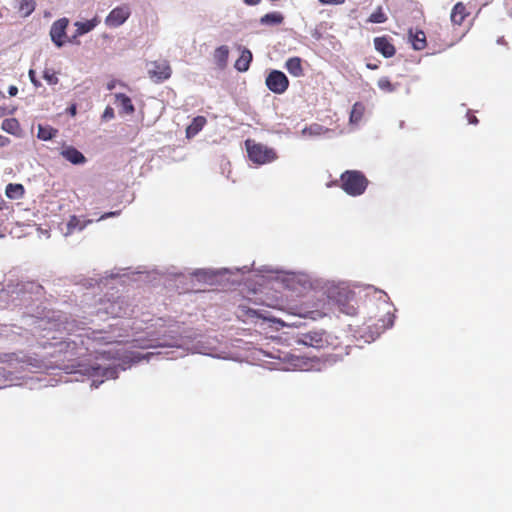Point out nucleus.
Masks as SVG:
<instances>
[{
	"mask_svg": "<svg viewBox=\"0 0 512 512\" xmlns=\"http://www.w3.org/2000/svg\"><path fill=\"white\" fill-rule=\"evenodd\" d=\"M87 323L78 321L75 318H69L66 315H59L53 326L58 331H66L69 335L65 340L55 344V350L51 354L53 357L63 355V360H71L73 357H80L93 349L94 342L106 340L102 330L87 328Z\"/></svg>",
	"mask_w": 512,
	"mask_h": 512,
	"instance_id": "f257e3e1",
	"label": "nucleus"
},
{
	"mask_svg": "<svg viewBox=\"0 0 512 512\" xmlns=\"http://www.w3.org/2000/svg\"><path fill=\"white\" fill-rule=\"evenodd\" d=\"M101 362L98 360L81 370L82 373L91 378V387L98 388L105 380L118 377L120 370H126L131 361L150 360L155 355L153 352L146 354L132 355L128 357L120 351H114L112 348L100 352Z\"/></svg>",
	"mask_w": 512,
	"mask_h": 512,
	"instance_id": "f03ea898",
	"label": "nucleus"
},
{
	"mask_svg": "<svg viewBox=\"0 0 512 512\" xmlns=\"http://www.w3.org/2000/svg\"><path fill=\"white\" fill-rule=\"evenodd\" d=\"M276 279L297 297L305 296L309 291H321L325 278L304 271H276Z\"/></svg>",
	"mask_w": 512,
	"mask_h": 512,
	"instance_id": "7ed1b4c3",
	"label": "nucleus"
},
{
	"mask_svg": "<svg viewBox=\"0 0 512 512\" xmlns=\"http://www.w3.org/2000/svg\"><path fill=\"white\" fill-rule=\"evenodd\" d=\"M323 286L321 291H324L331 299L333 309L337 307L341 313L349 316L356 314L355 292L348 285L325 279Z\"/></svg>",
	"mask_w": 512,
	"mask_h": 512,
	"instance_id": "20e7f679",
	"label": "nucleus"
},
{
	"mask_svg": "<svg viewBox=\"0 0 512 512\" xmlns=\"http://www.w3.org/2000/svg\"><path fill=\"white\" fill-rule=\"evenodd\" d=\"M315 295L301 308L299 316L308 317L312 320L321 319L333 312L332 301L324 291H314Z\"/></svg>",
	"mask_w": 512,
	"mask_h": 512,
	"instance_id": "39448f33",
	"label": "nucleus"
},
{
	"mask_svg": "<svg viewBox=\"0 0 512 512\" xmlns=\"http://www.w3.org/2000/svg\"><path fill=\"white\" fill-rule=\"evenodd\" d=\"M1 362H7L11 368L17 369L18 364L21 369H29L34 372L44 371L52 368L50 362L45 361L37 356L7 354L1 359Z\"/></svg>",
	"mask_w": 512,
	"mask_h": 512,
	"instance_id": "423d86ee",
	"label": "nucleus"
},
{
	"mask_svg": "<svg viewBox=\"0 0 512 512\" xmlns=\"http://www.w3.org/2000/svg\"><path fill=\"white\" fill-rule=\"evenodd\" d=\"M375 293L378 295V309L383 314L379 316L378 322L374 325V330L371 331L373 334H375L373 339L378 337L386 329L392 327L395 318L392 311V304L389 303L387 294L383 291H376Z\"/></svg>",
	"mask_w": 512,
	"mask_h": 512,
	"instance_id": "0eeeda50",
	"label": "nucleus"
},
{
	"mask_svg": "<svg viewBox=\"0 0 512 512\" xmlns=\"http://www.w3.org/2000/svg\"><path fill=\"white\" fill-rule=\"evenodd\" d=\"M341 187L351 196L362 195L368 185L365 175L357 170H348L341 175Z\"/></svg>",
	"mask_w": 512,
	"mask_h": 512,
	"instance_id": "6e6552de",
	"label": "nucleus"
},
{
	"mask_svg": "<svg viewBox=\"0 0 512 512\" xmlns=\"http://www.w3.org/2000/svg\"><path fill=\"white\" fill-rule=\"evenodd\" d=\"M132 309L128 305L124 297H117L116 299L102 300L100 307L96 311V316L104 319V316H111L113 318L124 317L129 315Z\"/></svg>",
	"mask_w": 512,
	"mask_h": 512,
	"instance_id": "1a4fd4ad",
	"label": "nucleus"
},
{
	"mask_svg": "<svg viewBox=\"0 0 512 512\" xmlns=\"http://www.w3.org/2000/svg\"><path fill=\"white\" fill-rule=\"evenodd\" d=\"M246 148L249 159L256 164H266L274 161L277 156L272 148L260 143H254L250 140L246 141Z\"/></svg>",
	"mask_w": 512,
	"mask_h": 512,
	"instance_id": "9d476101",
	"label": "nucleus"
},
{
	"mask_svg": "<svg viewBox=\"0 0 512 512\" xmlns=\"http://www.w3.org/2000/svg\"><path fill=\"white\" fill-rule=\"evenodd\" d=\"M265 84L273 93L283 94L289 86V80L282 71L272 70L266 77Z\"/></svg>",
	"mask_w": 512,
	"mask_h": 512,
	"instance_id": "9b49d317",
	"label": "nucleus"
},
{
	"mask_svg": "<svg viewBox=\"0 0 512 512\" xmlns=\"http://www.w3.org/2000/svg\"><path fill=\"white\" fill-rule=\"evenodd\" d=\"M297 343L313 348H321L327 343V340L323 331H309L299 335Z\"/></svg>",
	"mask_w": 512,
	"mask_h": 512,
	"instance_id": "f8f14e48",
	"label": "nucleus"
},
{
	"mask_svg": "<svg viewBox=\"0 0 512 512\" xmlns=\"http://www.w3.org/2000/svg\"><path fill=\"white\" fill-rule=\"evenodd\" d=\"M130 13L127 5L116 7L108 14L105 23L109 27H119L129 18Z\"/></svg>",
	"mask_w": 512,
	"mask_h": 512,
	"instance_id": "ddd939ff",
	"label": "nucleus"
},
{
	"mask_svg": "<svg viewBox=\"0 0 512 512\" xmlns=\"http://www.w3.org/2000/svg\"><path fill=\"white\" fill-rule=\"evenodd\" d=\"M68 24L69 20L67 18H61L55 21L50 28L51 40L58 48H61L64 45L63 38L66 35V28Z\"/></svg>",
	"mask_w": 512,
	"mask_h": 512,
	"instance_id": "4468645a",
	"label": "nucleus"
},
{
	"mask_svg": "<svg viewBox=\"0 0 512 512\" xmlns=\"http://www.w3.org/2000/svg\"><path fill=\"white\" fill-rule=\"evenodd\" d=\"M148 73L156 82H161L171 76V68L167 61H155L150 64Z\"/></svg>",
	"mask_w": 512,
	"mask_h": 512,
	"instance_id": "2eb2a0df",
	"label": "nucleus"
},
{
	"mask_svg": "<svg viewBox=\"0 0 512 512\" xmlns=\"http://www.w3.org/2000/svg\"><path fill=\"white\" fill-rule=\"evenodd\" d=\"M172 331H167L160 334L157 338L152 339L144 347L146 348H157V347H173L178 346V339L175 335H172Z\"/></svg>",
	"mask_w": 512,
	"mask_h": 512,
	"instance_id": "dca6fc26",
	"label": "nucleus"
},
{
	"mask_svg": "<svg viewBox=\"0 0 512 512\" xmlns=\"http://www.w3.org/2000/svg\"><path fill=\"white\" fill-rule=\"evenodd\" d=\"M60 155L73 165H82L86 162L85 156L75 147L67 145L63 146Z\"/></svg>",
	"mask_w": 512,
	"mask_h": 512,
	"instance_id": "f3484780",
	"label": "nucleus"
},
{
	"mask_svg": "<svg viewBox=\"0 0 512 512\" xmlns=\"http://www.w3.org/2000/svg\"><path fill=\"white\" fill-rule=\"evenodd\" d=\"M92 223V220L81 219L75 215L69 217L66 223V231L64 235L67 237L75 232L83 231L88 224Z\"/></svg>",
	"mask_w": 512,
	"mask_h": 512,
	"instance_id": "a211bd4d",
	"label": "nucleus"
},
{
	"mask_svg": "<svg viewBox=\"0 0 512 512\" xmlns=\"http://www.w3.org/2000/svg\"><path fill=\"white\" fill-rule=\"evenodd\" d=\"M374 46L385 58H390L395 54L394 46L385 37L375 38Z\"/></svg>",
	"mask_w": 512,
	"mask_h": 512,
	"instance_id": "6ab92c4d",
	"label": "nucleus"
},
{
	"mask_svg": "<svg viewBox=\"0 0 512 512\" xmlns=\"http://www.w3.org/2000/svg\"><path fill=\"white\" fill-rule=\"evenodd\" d=\"M98 24V19L93 18L91 20H87L85 22L77 21L75 22L76 26V33L75 35L69 40V42H74V40L78 36H82L90 31H92Z\"/></svg>",
	"mask_w": 512,
	"mask_h": 512,
	"instance_id": "aec40b11",
	"label": "nucleus"
},
{
	"mask_svg": "<svg viewBox=\"0 0 512 512\" xmlns=\"http://www.w3.org/2000/svg\"><path fill=\"white\" fill-rule=\"evenodd\" d=\"M285 68L294 77H301L303 75L302 60L299 57L287 59Z\"/></svg>",
	"mask_w": 512,
	"mask_h": 512,
	"instance_id": "412c9836",
	"label": "nucleus"
},
{
	"mask_svg": "<svg viewBox=\"0 0 512 512\" xmlns=\"http://www.w3.org/2000/svg\"><path fill=\"white\" fill-rule=\"evenodd\" d=\"M252 61V53L250 50L244 48L240 57L237 59L235 63V68L239 72H245L249 69L250 63Z\"/></svg>",
	"mask_w": 512,
	"mask_h": 512,
	"instance_id": "4be33fe9",
	"label": "nucleus"
},
{
	"mask_svg": "<svg viewBox=\"0 0 512 512\" xmlns=\"http://www.w3.org/2000/svg\"><path fill=\"white\" fill-rule=\"evenodd\" d=\"M115 99L121 113L132 114L134 112L132 101L127 95L119 93L115 95Z\"/></svg>",
	"mask_w": 512,
	"mask_h": 512,
	"instance_id": "5701e85b",
	"label": "nucleus"
},
{
	"mask_svg": "<svg viewBox=\"0 0 512 512\" xmlns=\"http://www.w3.org/2000/svg\"><path fill=\"white\" fill-rule=\"evenodd\" d=\"M58 133V130L49 126L38 124L37 126V137L42 141H48L53 139Z\"/></svg>",
	"mask_w": 512,
	"mask_h": 512,
	"instance_id": "b1692460",
	"label": "nucleus"
},
{
	"mask_svg": "<svg viewBox=\"0 0 512 512\" xmlns=\"http://www.w3.org/2000/svg\"><path fill=\"white\" fill-rule=\"evenodd\" d=\"M409 40L415 50H422L426 46V36L423 31L409 32Z\"/></svg>",
	"mask_w": 512,
	"mask_h": 512,
	"instance_id": "393cba45",
	"label": "nucleus"
},
{
	"mask_svg": "<svg viewBox=\"0 0 512 512\" xmlns=\"http://www.w3.org/2000/svg\"><path fill=\"white\" fill-rule=\"evenodd\" d=\"M206 123V119L202 116L195 117L192 123L186 129V135L188 138H192L202 130Z\"/></svg>",
	"mask_w": 512,
	"mask_h": 512,
	"instance_id": "a878e982",
	"label": "nucleus"
},
{
	"mask_svg": "<svg viewBox=\"0 0 512 512\" xmlns=\"http://www.w3.org/2000/svg\"><path fill=\"white\" fill-rule=\"evenodd\" d=\"M228 56H229V48L226 45L219 46L214 51V60L220 68H223L226 66Z\"/></svg>",
	"mask_w": 512,
	"mask_h": 512,
	"instance_id": "bb28decb",
	"label": "nucleus"
},
{
	"mask_svg": "<svg viewBox=\"0 0 512 512\" xmlns=\"http://www.w3.org/2000/svg\"><path fill=\"white\" fill-rule=\"evenodd\" d=\"M364 111H365V106L360 102H356L353 105L351 113H350V118H349L350 124L358 125L360 123V121L362 120Z\"/></svg>",
	"mask_w": 512,
	"mask_h": 512,
	"instance_id": "cd10ccee",
	"label": "nucleus"
},
{
	"mask_svg": "<svg viewBox=\"0 0 512 512\" xmlns=\"http://www.w3.org/2000/svg\"><path fill=\"white\" fill-rule=\"evenodd\" d=\"M5 194L10 199H19L24 194V187L21 184L10 183L6 186Z\"/></svg>",
	"mask_w": 512,
	"mask_h": 512,
	"instance_id": "c85d7f7f",
	"label": "nucleus"
},
{
	"mask_svg": "<svg viewBox=\"0 0 512 512\" xmlns=\"http://www.w3.org/2000/svg\"><path fill=\"white\" fill-rule=\"evenodd\" d=\"M220 272L213 269H196L192 275L198 280L211 281Z\"/></svg>",
	"mask_w": 512,
	"mask_h": 512,
	"instance_id": "c756f323",
	"label": "nucleus"
},
{
	"mask_svg": "<svg viewBox=\"0 0 512 512\" xmlns=\"http://www.w3.org/2000/svg\"><path fill=\"white\" fill-rule=\"evenodd\" d=\"M464 12H465V6L461 2L457 3L452 9V13H451L452 22L460 25L465 17Z\"/></svg>",
	"mask_w": 512,
	"mask_h": 512,
	"instance_id": "7c9ffc66",
	"label": "nucleus"
},
{
	"mask_svg": "<svg viewBox=\"0 0 512 512\" xmlns=\"http://www.w3.org/2000/svg\"><path fill=\"white\" fill-rule=\"evenodd\" d=\"M282 21L283 16L277 12L267 13L260 19V23L263 25H276L280 24Z\"/></svg>",
	"mask_w": 512,
	"mask_h": 512,
	"instance_id": "2f4dec72",
	"label": "nucleus"
},
{
	"mask_svg": "<svg viewBox=\"0 0 512 512\" xmlns=\"http://www.w3.org/2000/svg\"><path fill=\"white\" fill-rule=\"evenodd\" d=\"M19 11L23 16H29L35 10L34 0H18Z\"/></svg>",
	"mask_w": 512,
	"mask_h": 512,
	"instance_id": "473e14b6",
	"label": "nucleus"
},
{
	"mask_svg": "<svg viewBox=\"0 0 512 512\" xmlns=\"http://www.w3.org/2000/svg\"><path fill=\"white\" fill-rule=\"evenodd\" d=\"M327 131H328V129L324 128L323 126H321L319 124H313V125H310L309 127H305L302 130V134L309 135V136H320Z\"/></svg>",
	"mask_w": 512,
	"mask_h": 512,
	"instance_id": "72a5a7b5",
	"label": "nucleus"
},
{
	"mask_svg": "<svg viewBox=\"0 0 512 512\" xmlns=\"http://www.w3.org/2000/svg\"><path fill=\"white\" fill-rule=\"evenodd\" d=\"M377 86L379 89L387 93L395 92L397 89V85L391 83L387 77H381L377 82Z\"/></svg>",
	"mask_w": 512,
	"mask_h": 512,
	"instance_id": "f704fd0d",
	"label": "nucleus"
},
{
	"mask_svg": "<svg viewBox=\"0 0 512 512\" xmlns=\"http://www.w3.org/2000/svg\"><path fill=\"white\" fill-rule=\"evenodd\" d=\"M386 20L387 18L381 8H378L375 12H373L368 19L369 22L377 24L384 23Z\"/></svg>",
	"mask_w": 512,
	"mask_h": 512,
	"instance_id": "c9c22d12",
	"label": "nucleus"
},
{
	"mask_svg": "<svg viewBox=\"0 0 512 512\" xmlns=\"http://www.w3.org/2000/svg\"><path fill=\"white\" fill-rule=\"evenodd\" d=\"M17 127L18 122L15 119H5L2 123V128L9 133H13Z\"/></svg>",
	"mask_w": 512,
	"mask_h": 512,
	"instance_id": "e433bc0d",
	"label": "nucleus"
},
{
	"mask_svg": "<svg viewBox=\"0 0 512 512\" xmlns=\"http://www.w3.org/2000/svg\"><path fill=\"white\" fill-rule=\"evenodd\" d=\"M102 118L106 121L111 120L114 118V110L111 107H106V109L103 112Z\"/></svg>",
	"mask_w": 512,
	"mask_h": 512,
	"instance_id": "4c0bfd02",
	"label": "nucleus"
},
{
	"mask_svg": "<svg viewBox=\"0 0 512 512\" xmlns=\"http://www.w3.org/2000/svg\"><path fill=\"white\" fill-rule=\"evenodd\" d=\"M44 78L50 83V84H56L58 79L54 74H49L48 72L44 73Z\"/></svg>",
	"mask_w": 512,
	"mask_h": 512,
	"instance_id": "58836bf2",
	"label": "nucleus"
},
{
	"mask_svg": "<svg viewBox=\"0 0 512 512\" xmlns=\"http://www.w3.org/2000/svg\"><path fill=\"white\" fill-rule=\"evenodd\" d=\"M319 2L325 5H339L343 4L345 0H319Z\"/></svg>",
	"mask_w": 512,
	"mask_h": 512,
	"instance_id": "ea45409f",
	"label": "nucleus"
},
{
	"mask_svg": "<svg viewBox=\"0 0 512 512\" xmlns=\"http://www.w3.org/2000/svg\"><path fill=\"white\" fill-rule=\"evenodd\" d=\"M29 78L31 80V82L35 85V86H38L39 85V82L38 80L36 79V74H35V71L30 69L29 70Z\"/></svg>",
	"mask_w": 512,
	"mask_h": 512,
	"instance_id": "a19ab883",
	"label": "nucleus"
},
{
	"mask_svg": "<svg viewBox=\"0 0 512 512\" xmlns=\"http://www.w3.org/2000/svg\"><path fill=\"white\" fill-rule=\"evenodd\" d=\"M118 214H119V212H118V211L107 212V213L103 214V215L98 219V221H101V220L107 219V218H109V217L117 216Z\"/></svg>",
	"mask_w": 512,
	"mask_h": 512,
	"instance_id": "79ce46f5",
	"label": "nucleus"
},
{
	"mask_svg": "<svg viewBox=\"0 0 512 512\" xmlns=\"http://www.w3.org/2000/svg\"><path fill=\"white\" fill-rule=\"evenodd\" d=\"M18 93V88L16 86H10L8 88V94L11 96V97H14L16 96Z\"/></svg>",
	"mask_w": 512,
	"mask_h": 512,
	"instance_id": "37998d69",
	"label": "nucleus"
},
{
	"mask_svg": "<svg viewBox=\"0 0 512 512\" xmlns=\"http://www.w3.org/2000/svg\"><path fill=\"white\" fill-rule=\"evenodd\" d=\"M9 139L0 135V147H4L8 144Z\"/></svg>",
	"mask_w": 512,
	"mask_h": 512,
	"instance_id": "c03bdc74",
	"label": "nucleus"
},
{
	"mask_svg": "<svg viewBox=\"0 0 512 512\" xmlns=\"http://www.w3.org/2000/svg\"><path fill=\"white\" fill-rule=\"evenodd\" d=\"M115 85H116L115 81L108 82L107 83V90H109V91L113 90L115 88Z\"/></svg>",
	"mask_w": 512,
	"mask_h": 512,
	"instance_id": "a18cd8bd",
	"label": "nucleus"
},
{
	"mask_svg": "<svg viewBox=\"0 0 512 512\" xmlns=\"http://www.w3.org/2000/svg\"><path fill=\"white\" fill-rule=\"evenodd\" d=\"M260 0H244V2L248 5H255L259 2Z\"/></svg>",
	"mask_w": 512,
	"mask_h": 512,
	"instance_id": "49530a36",
	"label": "nucleus"
},
{
	"mask_svg": "<svg viewBox=\"0 0 512 512\" xmlns=\"http://www.w3.org/2000/svg\"><path fill=\"white\" fill-rule=\"evenodd\" d=\"M469 123L470 124H477L478 123V119L475 116H471V117H469Z\"/></svg>",
	"mask_w": 512,
	"mask_h": 512,
	"instance_id": "de8ad7c7",
	"label": "nucleus"
},
{
	"mask_svg": "<svg viewBox=\"0 0 512 512\" xmlns=\"http://www.w3.org/2000/svg\"><path fill=\"white\" fill-rule=\"evenodd\" d=\"M75 113H76V108H75V107H72V108H71V114H72V115H75Z\"/></svg>",
	"mask_w": 512,
	"mask_h": 512,
	"instance_id": "09e8293b",
	"label": "nucleus"
},
{
	"mask_svg": "<svg viewBox=\"0 0 512 512\" xmlns=\"http://www.w3.org/2000/svg\"><path fill=\"white\" fill-rule=\"evenodd\" d=\"M221 271H223V272H229V269L224 268V269H222Z\"/></svg>",
	"mask_w": 512,
	"mask_h": 512,
	"instance_id": "8fccbe9b",
	"label": "nucleus"
},
{
	"mask_svg": "<svg viewBox=\"0 0 512 512\" xmlns=\"http://www.w3.org/2000/svg\"><path fill=\"white\" fill-rule=\"evenodd\" d=\"M4 372V369L0 367V375Z\"/></svg>",
	"mask_w": 512,
	"mask_h": 512,
	"instance_id": "3c124183",
	"label": "nucleus"
},
{
	"mask_svg": "<svg viewBox=\"0 0 512 512\" xmlns=\"http://www.w3.org/2000/svg\"><path fill=\"white\" fill-rule=\"evenodd\" d=\"M92 281H93V280H90V281H89V286H92V285H93Z\"/></svg>",
	"mask_w": 512,
	"mask_h": 512,
	"instance_id": "603ef678",
	"label": "nucleus"
}]
</instances>
